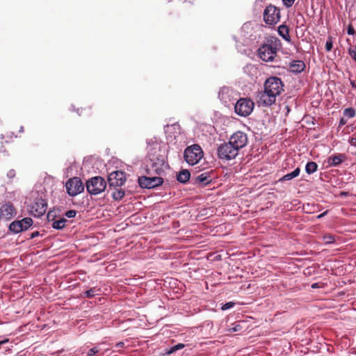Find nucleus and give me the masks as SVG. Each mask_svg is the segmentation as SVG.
<instances>
[{"instance_id": "nucleus-37", "label": "nucleus", "mask_w": 356, "mask_h": 356, "mask_svg": "<svg viewBox=\"0 0 356 356\" xmlns=\"http://www.w3.org/2000/svg\"><path fill=\"white\" fill-rule=\"evenodd\" d=\"M15 175V172H14V170H10V171H8V172H7V177H8V179L14 178Z\"/></svg>"}, {"instance_id": "nucleus-11", "label": "nucleus", "mask_w": 356, "mask_h": 356, "mask_svg": "<svg viewBox=\"0 0 356 356\" xmlns=\"http://www.w3.org/2000/svg\"><path fill=\"white\" fill-rule=\"evenodd\" d=\"M245 145H247V136H245V134L243 132L238 131L230 136L229 142L222 143L220 145L244 147Z\"/></svg>"}, {"instance_id": "nucleus-10", "label": "nucleus", "mask_w": 356, "mask_h": 356, "mask_svg": "<svg viewBox=\"0 0 356 356\" xmlns=\"http://www.w3.org/2000/svg\"><path fill=\"white\" fill-rule=\"evenodd\" d=\"M138 184L142 188L152 189L162 184V178L160 177H140L138 178Z\"/></svg>"}, {"instance_id": "nucleus-47", "label": "nucleus", "mask_w": 356, "mask_h": 356, "mask_svg": "<svg viewBox=\"0 0 356 356\" xmlns=\"http://www.w3.org/2000/svg\"><path fill=\"white\" fill-rule=\"evenodd\" d=\"M351 86L353 88H355V85L354 84V81H351Z\"/></svg>"}, {"instance_id": "nucleus-23", "label": "nucleus", "mask_w": 356, "mask_h": 356, "mask_svg": "<svg viewBox=\"0 0 356 356\" xmlns=\"http://www.w3.org/2000/svg\"><path fill=\"white\" fill-rule=\"evenodd\" d=\"M66 223V220L64 218H61L58 220H56L51 223V228L60 230L65 227V224Z\"/></svg>"}, {"instance_id": "nucleus-28", "label": "nucleus", "mask_w": 356, "mask_h": 356, "mask_svg": "<svg viewBox=\"0 0 356 356\" xmlns=\"http://www.w3.org/2000/svg\"><path fill=\"white\" fill-rule=\"evenodd\" d=\"M343 115L348 118H354V115H355V111L353 108H348L344 109V111H343Z\"/></svg>"}, {"instance_id": "nucleus-31", "label": "nucleus", "mask_w": 356, "mask_h": 356, "mask_svg": "<svg viewBox=\"0 0 356 356\" xmlns=\"http://www.w3.org/2000/svg\"><path fill=\"white\" fill-rule=\"evenodd\" d=\"M348 54H350L351 58L356 63V46L350 47V49H348Z\"/></svg>"}, {"instance_id": "nucleus-1", "label": "nucleus", "mask_w": 356, "mask_h": 356, "mask_svg": "<svg viewBox=\"0 0 356 356\" xmlns=\"http://www.w3.org/2000/svg\"><path fill=\"white\" fill-rule=\"evenodd\" d=\"M283 81L276 76H270L264 83V90L258 92V104L269 107L276 101V98L284 91Z\"/></svg>"}, {"instance_id": "nucleus-50", "label": "nucleus", "mask_w": 356, "mask_h": 356, "mask_svg": "<svg viewBox=\"0 0 356 356\" xmlns=\"http://www.w3.org/2000/svg\"><path fill=\"white\" fill-rule=\"evenodd\" d=\"M154 145L157 146V143H154Z\"/></svg>"}, {"instance_id": "nucleus-45", "label": "nucleus", "mask_w": 356, "mask_h": 356, "mask_svg": "<svg viewBox=\"0 0 356 356\" xmlns=\"http://www.w3.org/2000/svg\"><path fill=\"white\" fill-rule=\"evenodd\" d=\"M19 132H20V133L24 132V127H20V129H19Z\"/></svg>"}, {"instance_id": "nucleus-41", "label": "nucleus", "mask_w": 356, "mask_h": 356, "mask_svg": "<svg viewBox=\"0 0 356 356\" xmlns=\"http://www.w3.org/2000/svg\"><path fill=\"white\" fill-rule=\"evenodd\" d=\"M123 346H124V343H122V342H120V343L115 344V347H117V348H120Z\"/></svg>"}, {"instance_id": "nucleus-24", "label": "nucleus", "mask_w": 356, "mask_h": 356, "mask_svg": "<svg viewBox=\"0 0 356 356\" xmlns=\"http://www.w3.org/2000/svg\"><path fill=\"white\" fill-rule=\"evenodd\" d=\"M29 227H24L18 223H11V225H10V231L14 232L15 234L25 231Z\"/></svg>"}, {"instance_id": "nucleus-6", "label": "nucleus", "mask_w": 356, "mask_h": 356, "mask_svg": "<svg viewBox=\"0 0 356 356\" xmlns=\"http://www.w3.org/2000/svg\"><path fill=\"white\" fill-rule=\"evenodd\" d=\"M242 147L220 145L217 147V156L222 160L230 161L238 155V152Z\"/></svg>"}, {"instance_id": "nucleus-42", "label": "nucleus", "mask_w": 356, "mask_h": 356, "mask_svg": "<svg viewBox=\"0 0 356 356\" xmlns=\"http://www.w3.org/2000/svg\"><path fill=\"white\" fill-rule=\"evenodd\" d=\"M317 288H318V284L314 283V284H312V289H317Z\"/></svg>"}, {"instance_id": "nucleus-13", "label": "nucleus", "mask_w": 356, "mask_h": 356, "mask_svg": "<svg viewBox=\"0 0 356 356\" xmlns=\"http://www.w3.org/2000/svg\"><path fill=\"white\" fill-rule=\"evenodd\" d=\"M15 216V209L12 203L8 202L0 207V220L9 221Z\"/></svg>"}, {"instance_id": "nucleus-35", "label": "nucleus", "mask_w": 356, "mask_h": 356, "mask_svg": "<svg viewBox=\"0 0 356 356\" xmlns=\"http://www.w3.org/2000/svg\"><path fill=\"white\" fill-rule=\"evenodd\" d=\"M97 353H99V349L97 347L92 348V349L88 351V356H93Z\"/></svg>"}, {"instance_id": "nucleus-51", "label": "nucleus", "mask_w": 356, "mask_h": 356, "mask_svg": "<svg viewBox=\"0 0 356 356\" xmlns=\"http://www.w3.org/2000/svg\"><path fill=\"white\" fill-rule=\"evenodd\" d=\"M188 2H190V0H188Z\"/></svg>"}, {"instance_id": "nucleus-21", "label": "nucleus", "mask_w": 356, "mask_h": 356, "mask_svg": "<svg viewBox=\"0 0 356 356\" xmlns=\"http://www.w3.org/2000/svg\"><path fill=\"white\" fill-rule=\"evenodd\" d=\"M298 173H300V168H297L294 171L291 173H288L284 175L282 178L280 179V181H286L292 180L298 176Z\"/></svg>"}, {"instance_id": "nucleus-20", "label": "nucleus", "mask_w": 356, "mask_h": 356, "mask_svg": "<svg viewBox=\"0 0 356 356\" xmlns=\"http://www.w3.org/2000/svg\"><path fill=\"white\" fill-rule=\"evenodd\" d=\"M278 35L284 40V41L290 42L291 38L289 37V34H288V27H286L284 24H281L278 26Z\"/></svg>"}, {"instance_id": "nucleus-27", "label": "nucleus", "mask_w": 356, "mask_h": 356, "mask_svg": "<svg viewBox=\"0 0 356 356\" xmlns=\"http://www.w3.org/2000/svg\"><path fill=\"white\" fill-rule=\"evenodd\" d=\"M98 292H99V289H97V288L90 289L86 291V292H85V297L91 298L94 297L95 296L97 295Z\"/></svg>"}, {"instance_id": "nucleus-44", "label": "nucleus", "mask_w": 356, "mask_h": 356, "mask_svg": "<svg viewBox=\"0 0 356 356\" xmlns=\"http://www.w3.org/2000/svg\"><path fill=\"white\" fill-rule=\"evenodd\" d=\"M354 141H355V138H352L351 140H350V144L354 145Z\"/></svg>"}, {"instance_id": "nucleus-32", "label": "nucleus", "mask_w": 356, "mask_h": 356, "mask_svg": "<svg viewBox=\"0 0 356 356\" xmlns=\"http://www.w3.org/2000/svg\"><path fill=\"white\" fill-rule=\"evenodd\" d=\"M333 42H332V38H327V40H325V51H330L332 50V44Z\"/></svg>"}, {"instance_id": "nucleus-43", "label": "nucleus", "mask_w": 356, "mask_h": 356, "mask_svg": "<svg viewBox=\"0 0 356 356\" xmlns=\"http://www.w3.org/2000/svg\"><path fill=\"white\" fill-rule=\"evenodd\" d=\"M343 124H345V120L343 118H341V119H340V121H339V125L342 126Z\"/></svg>"}, {"instance_id": "nucleus-33", "label": "nucleus", "mask_w": 356, "mask_h": 356, "mask_svg": "<svg viewBox=\"0 0 356 356\" xmlns=\"http://www.w3.org/2000/svg\"><path fill=\"white\" fill-rule=\"evenodd\" d=\"M76 215V211L75 210H67L65 212V217L68 218H74Z\"/></svg>"}, {"instance_id": "nucleus-36", "label": "nucleus", "mask_w": 356, "mask_h": 356, "mask_svg": "<svg viewBox=\"0 0 356 356\" xmlns=\"http://www.w3.org/2000/svg\"><path fill=\"white\" fill-rule=\"evenodd\" d=\"M294 1L295 0H282V2H284V5L286 6V8L292 6Z\"/></svg>"}, {"instance_id": "nucleus-48", "label": "nucleus", "mask_w": 356, "mask_h": 356, "mask_svg": "<svg viewBox=\"0 0 356 356\" xmlns=\"http://www.w3.org/2000/svg\"><path fill=\"white\" fill-rule=\"evenodd\" d=\"M35 236H37V234H33L32 236H31V237L33 238Z\"/></svg>"}, {"instance_id": "nucleus-49", "label": "nucleus", "mask_w": 356, "mask_h": 356, "mask_svg": "<svg viewBox=\"0 0 356 356\" xmlns=\"http://www.w3.org/2000/svg\"><path fill=\"white\" fill-rule=\"evenodd\" d=\"M35 236H37V234H33L32 236H31V237L33 238Z\"/></svg>"}, {"instance_id": "nucleus-2", "label": "nucleus", "mask_w": 356, "mask_h": 356, "mask_svg": "<svg viewBox=\"0 0 356 356\" xmlns=\"http://www.w3.org/2000/svg\"><path fill=\"white\" fill-rule=\"evenodd\" d=\"M202 157H204V152L197 144L189 145L184 149V161L191 166L197 164Z\"/></svg>"}, {"instance_id": "nucleus-17", "label": "nucleus", "mask_w": 356, "mask_h": 356, "mask_svg": "<svg viewBox=\"0 0 356 356\" xmlns=\"http://www.w3.org/2000/svg\"><path fill=\"white\" fill-rule=\"evenodd\" d=\"M211 181V178L208 172H204L203 174L196 177L195 178V183L198 185L206 186Z\"/></svg>"}, {"instance_id": "nucleus-30", "label": "nucleus", "mask_w": 356, "mask_h": 356, "mask_svg": "<svg viewBox=\"0 0 356 356\" xmlns=\"http://www.w3.org/2000/svg\"><path fill=\"white\" fill-rule=\"evenodd\" d=\"M324 244L330 245L334 243V237L332 235H325L323 236Z\"/></svg>"}, {"instance_id": "nucleus-9", "label": "nucleus", "mask_w": 356, "mask_h": 356, "mask_svg": "<svg viewBox=\"0 0 356 356\" xmlns=\"http://www.w3.org/2000/svg\"><path fill=\"white\" fill-rule=\"evenodd\" d=\"M280 14L279 9L275 6L270 4L264 10V22L268 25H274L279 22Z\"/></svg>"}, {"instance_id": "nucleus-18", "label": "nucleus", "mask_w": 356, "mask_h": 356, "mask_svg": "<svg viewBox=\"0 0 356 356\" xmlns=\"http://www.w3.org/2000/svg\"><path fill=\"white\" fill-rule=\"evenodd\" d=\"M189 178H190V172H188V171L187 170H181V171L179 172V173H177V175H176V180H177V181H179V183L182 184H184L186 182H188Z\"/></svg>"}, {"instance_id": "nucleus-4", "label": "nucleus", "mask_w": 356, "mask_h": 356, "mask_svg": "<svg viewBox=\"0 0 356 356\" xmlns=\"http://www.w3.org/2000/svg\"><path fill=\"white\" fill-rule=\"evenodd\" d=\"M86 191L92 195H99L106 189V181L100 177H94L86 181Z\"/></svg>"}, {"instance_id": "nucleus-12", "label": "nucleus", "mask_w": 356, "mask_h": 356, "mask_svg": "<svg viewBox=\"0 0 356 356\" xmlns=\"http://www.w3.org/2000/svg\"><path fill=\"white\" fill-rule=\"evenodd\" d=\"M110 188H120L125 182V174L121 171L110 173L107 177Z\"/></svg>"}, {"instance_id": "nucleus-34", "label": "nucleus", "mask_w": 356, "mask_h": 356, "mask_svg": "<svg viewBox=\"0 0 356 356\" xmlns=\"http://www.w3.org/2000/svg\"><path fill=\"white\" fill-rule=\"evenodd\" d=\"M233 307H234V302H227V303L222 305V307H221V310H222V311L229 310L231 308H232Z\"/></svg>"}, {"instance_id": "nucleus-46", "label": "nucleus", "mask_w": 356, "mask_h": 356, "mask_svg": "<svg viewBox=\"0 0 356 356\" xmlns=\"http://www.w3.org/2000/svg\"><path fill=\"white\" fill-rule=\"evenodd\" d=\"M232 331L236 332L238 331V328L236 327H234V328H232Z\"/></svg>"}, {"instance_id": "nucleus-8", "label": "nucleus", "mask_w": 356, "mask_h": 356, "mask_svg": "<svg viewBox=\"0 0 356 356\" xmlns=\"http://www.w3.org/2000/svg\"><path fill=\"white\" fill-rule=\"evenodd\" d=\"M276 56V47L270 44H264L258 48V57L264 62H272Z\"/></svg>"}, {"instance_id": "nucleus-22", "label": "nucleus", "mask_w": 356, "mask_h": 356, "mask_svg": "<svg viewBox=\"0 0 356 356\" xmlns=\"http://www.w3.org/2000/svg\"><path fill=\"white\" fill-rule=\"evenodd\" d=\"M113 188H114L113 193H111V197H113V199L116 201L122 200V197H124V191H122L120 187Z\"/></svg>"}, {"instance_id": "nucleus-26", "label": "nucleus", "mask_w": 356, "mask_h": 356, "mask_svg": "<svg viewBox=\"0 0 356 356\" xmlns=\"http://www.w3.org/2000/svg\"><path fill=\"white\" fill-rule=\"evenodd\" d=\"M12 223H18L19 225H21L24 227H30V226H31V225L33 224V221L30 218H23V220L20 221H13L12 222Z\"/></svg>"}, {"instance_id": "nucleus-38", "label": "nucleus", "mask_w": 356, "mask_h": 356, "mask_svg": "<svg viewBox=\"0 0 356 356\" xmlns=\"http://www.w3.org/2000/svg\"><path fill=\"white\" fill-rule=\"evenodd\" d=\"M347 34L350 35H354V29H353L352 25L348 26V28H347Z\"/></svg>"}, {"instance_id": "nucleus-40", "label": "nucleus", "mask_w": 356, "mask_h": 356, "mask_svg": "<svg viewBox=\"0 0 356 356\" xmlns=\"http://www.w3.org/2000/svg\"><path fill=\"white\" fill-rule=\"evenodd\" d=\"M8 341H9L8 339L0 341V346L8 343Z\"/></svg>"}, {"instance_id": "nucleus-5", "label": "nucleus", "mask_w": 356, "mask_h": 356, "mask_svg": "<svg viewBox=\"0 0 356 356\" xmlns=\"http://www.w3.org/2000/svg\"><path fill=\"white\" fill-rule=\"evenodd\" d=\"M254 109V102L246 97H242L237 100L234 104V113L241 117H247Z\"/></svg>"}, {"instance_id": "nucleus-14", "label": "nucleus", "mask_w": 356, "mask_h": 356, "mask_svg": "<svg viewBox=\"0 0 356 356\" xmlns=\"http://www.w3.org/2000/svg\"><path fill=\"white\" fill-rule=\"evenodd\" d=\"M165 168V162L163 159H158L156 161H151V165L148 166V173H155L160 175Z\"/></svg>"}, {"instance_id": "nucleus-16", "label": "nucleus", "mask_w": 356, "mask_h": 356, "mask_svg": "<svg viewBox=\"0 0 356 356\" xmlns=\"http://www.w3.org/2000/svg\"><path fill=\"white\" fill-rule=\"evenodd\" d=\"M305 67L304 63L299 60L291 61V63H290V71L293 73L298 74L302 72Z\"/></svg>"}, {"instance_id": "nucleus-19", "label": "nucleus", "mask_w": 356, "mask_h": 356, "mask_svg": "<svg viewBox=\"0 0 356 356\" xmlns=\"http://www.w3.org/2000/svg\"><path fill=\"white\" fill-rule=\"evenodd\" d=\"M343 159H345L343 154H337L328 158V164L330 166H337L342 163Z\"/></svg>"}, {"instance_id": "nucleus-39", "label": "nucleus", "mask_w": 356, "mask_h": 356, "mask_svg": "<svg viewBox=\"0 0 356 356\" xmlns=\"http://www.w3.org/2000/svg\"><path fill=\"white\" fill-rule=\"evenodd\" d=\"M327 211H324L323 213H321V214L318 215V216H316V218H318V219H321V218H323V217H324V216H325V215H326V213H327Z\"/></svg>"}, {"instance_id": "nucleus-29", "label": "nucleus", "mask_w": 356, "mask_h": 356, "mask_svg": "<svg viewBox=\"0 0 356 356\" xmlns=\"http://www.w3.org/2000/svg\"><path fill=\"white\" fill-rule=\"evenodd\" d=\"M181 348H184V344L177 343V345L171 346V348H170V350H168V351H167V354H168V355L172 354V353L176 352L177 350H181Z\"/></svg>"}, {"instance_id": "nucleus-3", "label": "nucleus", "mask_w": 356, "mask_h": 356, "mask_svg": "<svg viewBox=\"0 0 356 356\" xmlns=\"http://www.w3.org/2000/svg\"><path fill=\"white\" fill-rule=\"evenodd\" d=\"M35 193L38 194L40 202H36L29 207V213L35 218H40L44 213V204H43V186L40 182L35 185Z\"/></svg>"}, {"instance_id": "nucleus-25", "label": "nucleus", "mask_w": 356, "mask_h": 356, "mask_svg": "<svg viewBox=\"0 0 356 356\" xmlns=\"http://www.w3.org/2000/svg\"><path fill=\"white\" fill-rule=\"evenodd\" d=\"M317 170V164L316 163L311 161L306 164V167H305V171L307 175H312Z\"/></svg>"}, {"instance_id": "nucleus-7", "label": "nucleus", "mask_w": 356, "mask_h": 356, "mask_svg": "<svg viewBox=\"0 0 356 356\" xmlns=\"http://www.w3.org/2000/svg\"><path fill=\"white\" fill-rule=\"evenodd\" d=\"M86 188L78 177L67 179L65 184L66 193L70 197H74L83 192Z\"/></svg>"}, {"instance_id": "nucleus-15", "label": "nucleus", "mask_w": 356, "mask_h": 356, "mask_svg": "<svg viewBox=\"0 0 356 356\" xmlns=\"http://www.w3.org/2000/svg\"><path fill=\"white\" fill-rule=\"evenodd\" d=\"M231 98H232V90L227 86H224L220 88L218 91V99L221 102L227 104L230 102Z\"/></svg>"}]
</instances>
